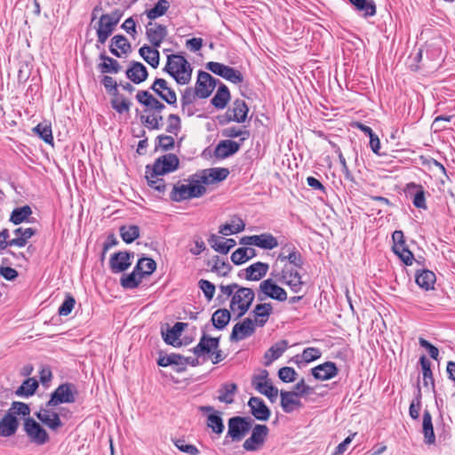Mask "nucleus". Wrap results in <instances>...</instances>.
<instances>
[{
    "label": "nucleus",
    "mask_w": 455,
    "mask_h": 455,
    "mask_svg": "<svg viewBox=\"0 0 455 455\" xmlns=\"http://www.w3.org/2000/svg\"><path fill=\"white\" fill-rule=\"evenodd\" d=\"M288 342L285 339H282L268 348V350L265 353V365H270L273 361L278 359L287 349Z\"/></svg>",
    "instance_id": "34"
},
{
    "label": "nucleus",
    "mask_w": 455,
    "mask_h": 455,
    "mask_svg": "<svg viewBox=\"0 0 455 455\" xmlns=\"http://www.w3.org/2000/svg\"><path fill=\"white\" fill-rule=\"evenodd\" d=\"M136 100L141 105L150 108L154 112L161 113L165 108V105L148 91H139L136 94Z\"/></svg>",
    "instance_id": "28"
},
{
    "label": "nucleus",
    "mask_w": 455,
    "mask_h": 455,
    "mask_svg": "<svg viewBox=\"0 0 455 455\" xmlns=\"http://www.w3.org/2000/svg\"><path fill=\"white\" fill-rule=\"evenodd\" d=\"M169 8L170 3L168 0H158L153 8L146 10L144 13L152 21L164 15Z\"/></svg>",
    "instance_id": "46"
},
{
    "label": "nucleus",
    "mask_w": 455,
    "mask_h": 455,
    "mask_svg": "<svg viewBox=\"0 0 455 455\" xmlns=\"http://www.w3.org/2000/svg\"><path fill=\"white\" fill-rule=\"evenodd\" d=\"M435 280V273L427 269L418 271L415 276L417 284L427 291L434 288Z\"/></svg>",
    "instance_id": "40"
},
{
    "label": "nucleus",
    "mask_w": 455,
    "mask_h": 455,
    "mask_svg": "<svg viewBox=\"0 0 455 455\" xmlns=\"http://www.w3.org/2000/svg\"><path fill=\"white\" fill-rule=\"evenodd\" d=\"M207 427L218 435L223 432V420L218 412H213L207 417Z\"/></svg>",
    "instance_id": "62"
},
{
    "label": "nucleus",
    "mask_w": 455,
    "mask_h": 455,
    "mask_svg": "<svg viewBox=\"0 0 455 455\" xmlns=\"http://www.w3.org/2000/svg\"><path fill=\"white\" fill-rule=\"evenodd\" d=\"M148 76L147 68L140 62L132 61L126 70V76L134 84H139L144 82Z\"/></svg>",
    "instance_id": "30"
},
{
    "label": "nucleus",
    "mask_w": 455,
    "mask_h": 455,
    "mask_svg": "<svg viewBox=\"0 0 455 455\" xmlns=\"http://www.w3.org/2000/svg\"><path fill=\"white\" fill-rule=\"evenodd\" d=\"M407 188L408 190H410L411 188L417 189L412 201L414 206L419 209H427L425 191L422 186L411 182L407 185Z\"/></svg>",
    "instance_id": "54"
},
{
    "label": "nucleus",
    "mask_w": 455,
    "mask_h": 455,
    "mask_svg": "<svg viewBox=\"0 0 455 455\" xmlns=\"http://www.w3.org/2000/svg\"><path fill=\"white\" fill-rule=\"evenodd\" d=\"M357 11L363 12L364 17H371L376 14V5L372 0H349Z\"/></svg>",
    "instance_id": "49"
},
{
    "label": "nucleus",
    "mask_w": 455,
    "mask_h": 455,
    "mask_svg": "<svg viewBox=\"0 0 455 455\" xmlns=\"http://www.w3.org/2000/svg\"><path fill=\"white\" fill-rule=\"evenodd\" d=\"M57 405V389L52 392L50 400L36 413L37 419L52 429H57V412L52 408Z\"/></svg>",
    "instance_id": "8"
},
{
    "label": "nucleus",
    "mask_w": 455,
    "mask_h": 455,
    "mask_svg": "<svg viewBox=\"0 0 455 455\" xmlns=\"http://www.w3.org/2000/svg\"><path fill=\"white\" fill-rule=\"evenodd\" d=\"M248 406L255 419L261 421L268 420L271 412L261 398L257 396L251 397L248 402Z\"/></svg>",
    "instance_id": "22"
},
{
    "label": "nucleus",
    "mask_w": 455,
    "mask_h": 455,
    "mask_svg": "<svg viewBox=\"0 0 455 455\" xmlns=\"http://www.w3.org/2000/svg\"><path fill=\"white\" fill-rule=\"evenodd\" d=\"M36 230L32 228H18L14 230V234L17 235L16 238L10 240V247L11 246H18V247H24L28 240L31 238L35 234Z\"/></svg>",
    "instance_id": "38"
},
{
    "label": "nucleus",
    "mask_w": 455,
    "mask_h": 455,
    "mask_svg": "<svg viewBox=\"0 0 455 455\" xmlns=\"http://www.w3.org/2000/svg\"><path fill=\"white\" fill-rule=\"evenodd\" d=\"M257 298L259 301L270 298L282 302L287 299V292L283 288L277 285L273 278H267L260 283Z\"/></svg>",
    "instance_id": "4"
},
{
    "label": "nucleus",
    "mask_w": 455,
    "mask_h": 455,
    "mask_svg": "<svg viewBox=\"0 0 455 455\" xmlns=\"http://www.w3.org/2000/svg\"><path fill=\"white\" fill-rule=\"evenodd\" d=\"M23 428L30 442L37 445H43L49 441V435L44 428L30 417L25 419Z\"/></svg>",
    "instance_id": "9"
},
{
    "label": "nucleus",
    "mask_w": 455,
    "mask_h": 455,
    "mask_svg": "<svg viewBox=\"0 0 455 455\" xmlns=\"http://www.w3.org/2000/svg\"><path fill=\"white\" fill-rule=\"evenodd\" d=\"M76 304V299L70 293H66L61 305L59 307V315L67 316L74 309Z\"/></svg>",
    "instance_id": "64"
},
{
    "label": "nucleus",
    "mask_w": 455,
    "mask_h": 455,
    "mask_svg": "<svg viewBox=\"0 0 455 455\" xmlns=\"http://www.w3.org/2000/svg\"><path fill=\"white\" fill-rule=\"evenodd\" d=\"M249 108L244 100H235L232 106L228 108L223 116L219 117L220 124H227L230 122L244 123L247 118Z\"/></svg>",
    "instance_id": "5"
},
{
    "label": "nucleus",
    "mask_w": 455,
    "mask_h": 455,
    "mask_svg": "<svg viewBox=\"0 0 455 455\" xmlns=\"http://www.w3.org/2000/svg\"><path fill=\"white\" fill-rule=\"evenodd\" d=\"M188 184H176L173 186L170 194V198L173 202H182L192 198H198L206 193L205 187L200 180L194 177L188 179Z\"/></svg>",
    "instance_id": "2"
},
{
    "label": "nucleus",
    "mask_w": 455,
    "mask_h": 455,
    "mask_svg": "<svg viewBox=\"0 0 455 455\" xmlns=\"http://www.w3.org/2000/svg\"><path fill=\"white\" fill-rule=\"evenodd\" d=\"M422 431L425 443L428 445L434 444L435 443V435L432 423V416L427 410H425L423 412Z\"/></svg>",
    "instance_id": "36"
},
{
    "label": "nucleus",
    "mask_w": 455,
    "mask_h": 455,
    "mask_svg": "<svg viewBox=\"0 0 455 455\" xmlns=\"http://www.w3.org/2000/svg\"><path fill=\"white\" fill-rule=\"evenodd\" d=\"M241 147V143L234 140H225L218 143L214 149V156L219 159H225L235 154Z\"/></svg>",
    "instance_id": "25"
},
{
    "label": "nucleus",
    "mask_w": 455,
    "mask_h": 455,
    "mask_svg": "<svg viewBox=\"0 0 455 455\" xmlns=\"http://www.w3.org/2000/svg\"><path fill=\"white\" fill-rule=\"evenodd\" d=\"M164 174H156L154 175L153 169L150 168V165L146 166V179L148 180V186L158 191L164 192L166 184L164 180L162 178Z\"/></svg>",
    "instance_id": "42"
},
{
    "label": "nucleus",
    "mask_w": 455,
    "mask_h": 455,
    "mask_svg": "<svg viewBox=\"0 0 455 455\" xmlns=\"http://www.w3.org/2000/svg\"><path fill=\"white\" fill-rule=\"evenodd\" d=\"M132 49L131 44L123 35H116L111 39L109 50L111 53L118 58L128 53Z\"/></svg>",
    "instance_id": "32"
},
{
    "label": "nucleus",
    "mask_w": 455,
    "mask_h": 455,
    "mask_svg": "<svg viewBox=\"0 0 455 455\" xmlns=\"http://www.w3.org/2000/svg\"><path fill=\"white\" fill-rule=\"evenodd\" d=\"M255 298V292L252 289L239 286L235 291L230 301V309L233 312L238 311L236 319L243 316L250 309Z\"/></svg>",
    "instance_id": "3"
},
{
    "label": "nucleus",
    "mask_w": 455,
    "mask_h": 455,
    "mask_svg": "<svg viewBox=\"0 0 455 455\" xmlns=\"http://www.w3.org/2000/svg\"><path fill=\"white\" fill-rule=\"evenodd\" d=\"M228 174L229 170L228 168H211L203 172L200 180L202 184H212L226 180Z\"/></svg>",
    "instance_id": "27"
},
{
    "label": "nucleus",
    "mask_w": 455,
    "mask_h": 455,
    "mask_svg": "<svg viewBox=\"0 0 455 455\" xmlns=\"http://www.w3.org/2000/svg\"><path fill=\"white\" fill-rule=\"evenodd\" d=\"M243 245H254L265 250H272L278 246L277 239L270 233L243 236L240 239Z\"/></svg>",
    "instance_id": "12"
},
{
    "label": "nucleus",
    "mask_w": 455,
    "mask_h": 455,
    "mask_svg": "<svg viewBox=\"0 0 455 455\" xmlns=\"http://www.w3.org/2000/svg\"><path fill=\"white\" fill-rule=\"evenodd\" d=\"M116 26L111 21L107 20L106 16L101 15L98 21V28L96 29L97 34V48H100V44H104L108 38L112 35Z\"/></svg>",
    "instance_id": "23"
},
{
    "label": "nucleus",
    "mask_w": 455,
    "mask_h": 455,
    "mask_svg": "<svg viewBox=\"0 0 455 455\" xmlns=\"http://www.w3.org/2000/svg\"><path fill=\"white\" fill-rule=\"evenodd\" d=\"M134 252L118 251L114 253L109 259V267L112 273L117 274L127 270L132 265Z\"/></svg>",
    "instance_id": "17"
},
{
    "label": "nucleus",
    "mask_w": 455,
    "mask_h": 455,
    "mask_svg": "<svg viewBox=\"0 0 455 455\" xmlns=\"http://www.w3.org/2000/svg\"><path fill=\"white\" fill-rule=\"evenodd\" d=\"M222 135L228 138H237L240 137V142L243 143L244 140L249 139L250 132L246 129H240L237 127H228L222 131Z\"/></svg>",
    "instance_id": "59"
},
{
    "label": "nucleus",
    "mask_w": 455,
    "mask_h": 455,
    "mask_svg": "<svg viewBox=\"0 0 455 455\" xmlns=\"http://www.w3.org/2000/svg\"><path fill=\"white\" fill-rule=\"evenodd\" d=\"M256 256V251L250 247H241L231 254V260L235 265H241Z\"/></svg>",
    "instance_id": "43"
},
{
    "label": "nucleus",
    "mask_w": 455,
    "mask_h": 455,
    "mask_svg": "<svg viewBox=\"0 0 455 455\" xmlns=\"http://www.w3.org/2000/svg\"><path fill=\"white\" fill-rule=\"evenodd\" d=\"M180 160L174 154L164 155L154 162L153 165L150 166L153 169L154 175L156 174H166L176 171L179 167Z\"/></svg>",
    "instance_id": "13"
},
{
    "label": "nucleus",
    "mask_w": 455,
    "mask_h": 455,
    "mask_svg": "<svg viewBox=\"0 0 455 455\" xmlns=\"http://www.w3.org/2000/svg\"><path fill=\"white\" fill-rule=\"evenodd\" d=\"M34 132L46 143L53 146V136L50 125L44 124H38L35 128Z\"/></svg>",
    "instance_id": "60"
},
{
    "label": "nucleus",
    "mask_w": 455,
    "mask_h": 455,
    "mask_svg": "<svg viewBox=\"0 0 455 455\" xmlns=\"http://www.w3.org/2000/svg\"><path fill=\"white\" fill-rule=\"evenodd\" d=\"M315 379L320 380H328L338 374V368L332 362H325L311 370Z\"/></svg>",
    "instance_id": "26"
},
{
    "label": "nucleus",
    "mask_w": 455,
    "mask_h": 455,
    "mask_svg": "<svg viewBox=\"0 0 455 455\" xmlns=\"http://www.w3.org/2000/svg\"><path fill=\"white\" fill-rule=\"evenodd\" d=\"M218 83L219 80L214 78L212 75L205 71L199 70L197 74V80L194 88L196 91L197 98H208L213 92Z\"/></svg>",
    "instance_id": "10"
},
{
    "label": "nucleus",
    "mask_w": 455,
    "mask_h": 455,
    "mask_svg": "<svg viewBox=\"0 0 455 455\" xmlns=\"http://www.w3.org/2000/svg\"><path fill=\"white\" fill-rule=\"evenodd\" d=\"M19 421L12 412L7 411L0 419V436L10 437L17 432Z\"/></svg>",
    "instance_id": "24"
},
{
    "label": "nucleus",
    "mask_w": 455,
    "mask_h": 455,
    "mask_svg": "<svg viewBox=\"0 0 455 455\" xmlns=\"http://www.w3.org/2000/svg\"><path fill=\"white\" fill-rule=\"evenodd\" d=\"M271 275L275 277V281L282 282L288 285L291 290L298 293L301 291L304 283L301 280V275L298 270L293 269L291 267L287 265L282 269L281 273L275 274L271 273Z\"/></svg>",
    "instance_id": "7"
},
{
    "label": "nucleus",
    "mask_w": 455,
    "mask_h": 455,
    "mask_svg": "<svg viewBox=\"0 0 455 455\" xmlns=\"http://www.w3.org/2000/svg\"><path fill=\"white\" fill-rule=\"evenodd\" d=\"M38 387V382L35 378L26 379L15 391V395L22 397H28L35 394Z\"/></svg>",
    "instance_id": "45"
},
{
    "label": "nucleus",
    "mask_w": 455,
    "mask_h": 455,
    "mask_svg": "<svg viewBox=\"0 0 455 455\" xmlns=\"http://www.w3.org/2000/svg\"><path fill=\"white\" fill-rule=\"evenodd\" d=\"M253 420L250 417H232L228 420V435L233 441H241L251 428Z\"/></svg>",
    "instance_id": "6"
},
{
    "label": "nucleus",
    "mask_w": 455,
    "mask_h": 455,
    "mask_svg": "<svg viewBox=\"0 0 455 455\" xmlns=\"http://www.w3.org/2000/svg\"><path fill=\"white\" fill-rule=\"evenodd\" d=\"M168 35L167 27L157 22L149 21L146 25V37L151 46L158 48Z\"/></svg>",
    "instance_id": "14"
},
{
    "label": "nucleus",
    "mask_w": 455,
    "mask_h": 455,
    "mask_svg": "<svg viewBox=\"0 0 455 455\" xmlns=\"http://www.w3.org/2000/svg\"><path fill=\"white\" fill-rule=\"evenodd\" d=\"M140 120L142 124L151 130H159L163 125V116L157 112H153L149 116H141Z\"/></svg>",
    "instance_id": "53"
},
{
    "label": "nucleus",
    "mask_w": 455,
    "mask_h": 455,
    "mask_svg": "<svg viewBox=\"0 0 455 455\" xmlns=\"http://www.w3.org/2000/svg\"><path fill=\"white\" fill-rule=\"evenodd\" d=\"M419 363L422 369V379H423V385L426 387H435V381L433 378V373L431 371V363L430 361L425 356L422 355L419 358Z\"/></svg>",
    "instance_id": "47"
},
{
    "label": "nucleus",
    "mask_w": 455,
    "mask_h": 455,
    "mask_svg": "<svg viewBox=\"0 0 455 455\" xmlns=\"http://www.w3.org/2000/svg\"><path fill=\"white\" fill-rule=\"evenodd\" d=\"M230 98L231 96L228 86L220 83L211 102L217 109H223L227 107Z\"/></svg>",
    "instance_id": "37"
},
{
    "label": "nucleus",
    "mask_w": 455,
    "mask_h": 455,
    "mask_svg": "<svg viewBox=\"0 0 455 455\" xmlns=\"http://www.w3.org/2000/svg\"><path fill=\"white\" fill-rule=\"evenodd\" d=\"M32 214L30 206L24 205L22 207L15 208L11 214L10 221L15 225H19L25 221Z\"/></svg>",
    "instance_id": "52"
},
{
    "label": "nucleus",
    "mask_w": 455,
    "mask_h": 455,
    "mask_svg": "<svg viewBox=\"0 0 455 455\" xmlns=\"http://www.w3.org/2000/svg\"><path fill=\"white\" fill-rule=\"evenodd\" d=\"M186 326V323L178 322L165 333L163 332V338L165 343L173 347H180L181 342L179 341L180 336Z\"/></svg>",
    "instance_id": "35"
},
{
    "label": "nucleus",
    "mask_w": 455,
    "mask_h": 455,
    "mask_svg": "<svg viewBox=\"0 0 455 455\" xmlns=\"http://www.w3.org/2000/svg\"><path fill=\"white\" fill-rule=\"evenodd\" d=\"M268 431V427L266 425H255L252 428L251 435L243 444V449L249 451L258 450L264 443Z\"/></svg>",
    "instance_id": "16"
},
{
    "label": "nucleus",
    "mask_w": 455,
    "mask_h": 455,
    "mask_svg": "<svg viewBox=\"0 0 455 455\" xmlns=\"http://www.w3.org/2000/svg\"><path fill=\"white\" fill-rule=\"evenodd\" d=\"M139 53L152 68H156L158 67L160 53L157 48L145 44L140 48Z\"/></svg>",
    "instance_id": "39"
},
{
    "label": "nucleus",
    "mask_w": 455,
    "mask_h": 455,
    "mask_svg": "<svg viewBox=\"0 0 455 455\" xmlns=\"http://www.w3.org/2000/svg\"><path fill=\"white\" fill-rule=\"evenodd\" d=\"M183 360L185 361V356L179 354H171L164 356H160L157 360V364L162 367H166L172 364L180 366Z\"/></svg>",
    "instance_id": "61"
},
{
    "label": "nucleus",
    "mask_w": 455,
    "mask_h": 455,
    "mask_svg": "<svg viewBox=\"0 0 455 455\" xmlns=\"http://www.w3.org/2000/svg\"><path fill=\"white\" fill-rule=\"evenodd\" d=\"M120 235L126 243H132L140 236V228L138 226H122L120 228Z\"/></svg>",
    "instance_id": "56"
},
{
    "label": "nucleus",
    "mask_w": 455,
    "mask_h": 455,
    "mask_svg": "<svg viewBox=\"0 0 455 455\" xmlns=\"http://www.w3.org/2000/svg\"><path fill=\"white\" fill-rule=\"evenodd\" d=\"M237 391V386L235 383H223L218 390V400L221 403L230 404L234 402V395Z\"/></svg>",
    "instance_id": "41"
},
{
    "label": "nucleus",
    "mask_w": 455,
    "mask_h": 455,
    "mask_svg": "<svg viewBox=\"0 0 455 455\" xmlns=\"http://www.w3.org/2000/svg\"><path fill=\"white\" fill-rule=\"evenodd\" d=\"M100 58L103 60V62L99 65L102 73L116 74L121 70V66L116 60L107 56L105 53H101Z\"/></svg>",
    "instance_id": "48"
},
{
    "label": "nucleus",
    "mask_w": 455,
    "mask_h": 455,
    "mask_svg": "<svg viewBox=\"0 0 455 455\" xmlns=\"http://www.w3.org/2000/svg\"><path fill=\"white\" fill-rule=\"evenodd\" d=\"M156 268V263L154 259L149 258H142L139 259L135 266V270H138L140 277L151 275Z\"/></svg>",
    "instance_id": "51"
},
{
    "label": "nucleus",
    "mask_w": 455,
    "mask_h": 455,
    "mask_svg": "<svg viewBox=\"0 0 455 455\" xmlns=\"http://www.w3.org/2000/svg\"><path fill=\"white\" fill-rule=\"evenodd\" d=\"M230 319L231 314L226 308H220L212 315V323L218 330H223L228 324Z\"/></svg>",
    "instance_id": "44"
},
{
    "label": "nucleus",
    "mask_w": 455,
    "mask_h": 455,
    "mask_svg": "<svg viewBox=\"0 0 455 455\" xmlns=\"http://www.w3.org/2000/svg\"><path fill=\"white\" fill-rule=\"evenodd\" d=\"M150 89L167 104L176 106L177 95L164 78H156Z\"/></svg>",
    "instance_id": "18"
},
{
    "label": "nucleus",
    "mask_w": 455,
    "mask_h": 455,
    "mask_svg": "<svg viewBox=\"0 0 455 455\" xmlns=\"http://www.w3.org/2000/svg\"><path fill=\"white\" fill-rule=\"evenodd\" d=\"M280 396L281 407L286 413H291L295 410L300 409L303 406L302 403L299 399V396H296L294 393L281 390Z\"/></svg>",
    "instance_id": "29"
},
{
    "label": "nucleus",
    "mask_w": 455,
    "mask_h": 455,
    "mask_svg": "<svg viewBox=\"0 0 455 455\" xmlns=\"http://www.w3.org/2000/svg\"><path fill=\"white\" fill-rule=\"evenodd\" d=\"M268 372L263 370L260 374L254 376L252 379V386L260 394L266 395L272 403H274L278 395V389L268 380Z\"/></svg>",
    "instance_id": "11"
},
{
    "label": "nucleus",
    "mask_w": 455,
    "mask_h": 455,
    "mask_svg": "<svg viewBox=\"0 0 455 455\" xmlns=\"http://www.w3.org/2000/svg\"><path fill=\"white\" fill-rule=\"evenodd\" d=\"M257 324L250 317L244 318L243 321L233 326L229 336L230 341H240L251 337L255 332Z\"/></svg>",
    "instance_id": "15"
},
{
    "label": "nucleus",
    "mask_w": 455,
    "mask_h": 455,
    "mask_svg": "<svg viewBox=\"0 0 455 455\" xmlns=\"http://www.w3.org/2000/svg\"><path fill=\"white\" fill-rule=\"evenodd\" d=\"M283 251H287V261L297 267H302L303 259L300 252L291 244H286L283 247Z\"/></svg>",
    "instance_id": "55"
},
{
    "label": "nucleus",
    "mask_w": 455,
    "mask_h": 455,
    "mask_svg": "<svg viewBox=\"0 0 455 455\" xmlns=\"http://www.w3.org/2000/svg\"><path fill=\"white\" fill-rule=\"evenodd\" d=\"M208 242L214 251L222 254H227L236 244L235 240L233 238L222 240V238L216 235H212Z\"/></svg>",
    "instance_id": "33"
},
{
    "label": "nucleus",
    "mask_w": 455,
    "mask_h": 455,
    "mask_svg": "<svg viewBox=\"0 0 455 455\" xmlns=\"http://www.w3.org/2000/svg\"><path fill=\"white\" fill-rule=\"evenodd\" d=\"M136 272H138V270L134 269L131 274L124 275L121 277L120 283L124 289H134L141 283L142 277Z\"/></svg>",
    "instance_id": "57"
},
{
    "label": "nucleus",
    "mask_w": 455,
    "mask_h": 455,
    "mask_svg": "<svg viewBox=\"0 0 455 455\" xmlns=\"http://www.w3.org/2000/svg\"><path fill=\"white\" fill-rule=\"evenodd\" d=\"M111 106L117 113L123 114L130 110L131 102L118 92L117 96H114L111 100Z\"/></svg>",
    "instance_id": "63"
},
{
    "label": "nucleus",
    "mask_w": 455,
    "mask_h": 455,
    "mask_svg": "<svg viewBox=\"0 0 455 455\" xmlns=\"http://www.w3.org/2000/svg\"><path fill=\"white\" fill-rule=\"evenodd\" d=\"M164 71L168 73L178 84H188L191 81V65L181 54L168 55Z\"/></svg>",
    "instance_id": "1"
},
{
    "label": "nucleus",
    "mask_w": 455,
    "mask_h": 455,
    "mask_svg": "<svg viewBox=\"0 0 455 455\" xmlns=\"http://www.w3.org/2000/svg\"><path fill=\"white\" fill-rule=\"evenodd\" d=\"M273 313V307L271 303L257 304L251 314L254 316L253 322L259 327H263L268 321L269 316Z\"/></svg>",
    "instance_id": "31"
},
{
    "label": "nucleus",
    "mask_w": 455,
    "mask_h": 455,
    "mask_svg": "<svg viewBox=\"0 0 455 455\" xmlns=\"http://www.w3.org/2000/svg\"><path fill=\"white\" fill-rule=\"evenodd\" d=\"M212 261V271L220 276H227L232 269V266L228 262L221 260L219 256H214Z\"/></svg>",
    "instance_id": "58"
},
{
    "label": "nucleus",
    "mask_w": 455,
    "mask_h": 455,
    "mask_svg": "<svg viewBox=\"0 0 455 455\" xmlns=\"http://www.w3.org/2000/svg\"><path fill=\"white\" fill-rule=\"evenodd\" d=\"M79 398V390L76 384L65 382L59 385V404L75 403Z\"/></svg>",
    "instance_id": "21"
},
{
    "label": "nucleus",
    "mask_w": 455,
    "mask_h": 455,
    "mask_svg": "<svg viewBox=\"0 0 455 455\" xmlns=\"http://www.w3.org/2000/svg\"><path fill=\"white\" fill-rule=\"evenodd\" d=\"M245 224L240 218H235L232 220V223H226L220 227V233L223 235H229L231 234H236L243 231Z\"/></svg>",
    "instance_id": "50"
},
{
    "label": "nucleus",
    "mask_w": 455,
    "mask_h": 455,
    "mask_svg": "<svg viewBox=\"0 0 455 455\" xmlns=\"http://www.w3.org/2000/svg\"><path fill=\"white\" fill-rule=\"evenodd\" d=\"M268 269L269 265L267 263L258 261L240 271L238 275L240 277L243 275L247 281H259L267 275Z\"/></svg>",
    "instance_id": "19"
},
{
    "label": "nucleus",
    "mask_w": 455,
    "mask_h": 455,
    "mask_svg": "<svg viewBox=\"0 0 455 455\" xmlns=\"http://www.w3.org/2000/svg\"><path fill=\"white\" fill-rule=\"evenodd\" d=\"M220 347V337L212 338L204 333L199 343L192 349L193 353L200 357L209 355L212 350H217Z\"/></svg>",
    "instance_id": "20"
}]
</instances>
